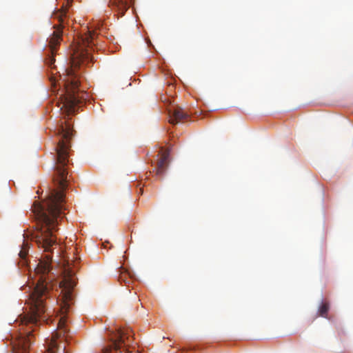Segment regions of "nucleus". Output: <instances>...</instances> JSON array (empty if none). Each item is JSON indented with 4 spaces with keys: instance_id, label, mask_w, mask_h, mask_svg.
I'll return each mask as SVG.
<instances>
[{
    "instance_id": "1a4fd4ad",
    "label": "nucleus",
    "mask_w": 353,
    "mask_h": 353,
    "mask_svg": "<svg viewBox=\"0 0 353 353\" xmlns=\"http://www.w3.org/2000/svg\"><path fill=\"white\" fill-rule=\"evenodd\" d=\"M132 0H110L108 6L112 9H117L119 14L123 16L129 8Z\"/></svg>"
},
{
    "instance_id": "0eeeda50",
    "label": "nucleus",
    "mask_w": 353,
    "mask_h": 353,
    "mask_svg": "<svg viewBox=\"0 0 353 353\" xmlns=\"http://www.w3.org/2000/svg\"><path fill=\"white\" fill-rule=\"evenodd\" d=\"M133 334L130 327L119 328L112 332L110 343L103 348V353H117L122 347L129 346L134 341Z\"/></svg>"
},
{
    "instance_id": "6e6552de",
    "label": "nucleus",
    "mask_w": 353,
    "mask_h": 353,
    "mask_svg": "<svg viewBox=\"0 0 353 353\" xmlns=\"http://www.w3.org/2000/svg\"><path fill=\"white\" fill-rule=\"evenodd\" d=\"M168 113L170 117L169 121L172 124H176L188 117V114L179 107L170 108Z\"/></svg>"
},
{
    "instance_id": "9b49d317",
    "label": "nucleus",
    "mask_w": 353,
    "mask_h": 353,
    "mask_svg": "<svg viewBox=\"0 0 353 353\" xmlns=\"http://www.w3.org/2000/svg\"><path fill=\"white\" fill-rule=\"evenodd\" d=\"M330 310V305L327 302L322 301L318 309V316L327 318Z\"/></svg>"
},
{
    "instance_id": "7ed1b4c3",
    "label": "nucleus",
    "mask_w": 353,
    "mask_h": 353,
    "mask_svg": "<svg viewBox=\"0 0 353 353\" xmlns=\"http://www.w3.org/2000/svg\"><path fill=\"white\" fill-rule=\"evenodd\" d=\"M87 32L79 36L74 44L71 54L70 66L65 70L64 90L57 101V107L68 114L74 113L77 105L86 99L87 94L80 89L81 65H88L93 61L91 54L92 43L95 32L86 28Z\"/></svg>"
},
{
    "instance_id": "f03ea898",
    "label": "nucleus",
    "mask_w": 353,
    "mask_h": 353,
    "mask_svg": "<svg viewBox=\"0 0 353 353\" xmlns=\"http://www.w3.org/2000/svg\"><path fill=\"white\" fill-rule=\"evenodd\" d=\"M51 269V261H39L35 268L34 272L39 274L37 283L30 294L29 302L32 313L21 317L22 328L19 334L10 341L13 353H29L30 345L33 343L34 336L32 330L25 327L29 325H37L38 322L49 324L52 321L48 312L46 299L50 296L52 285L46 280V275ZM30 328H32L30 327ZM34 331V330H32Z\"/></svg>"
},
{
    "instance_id": "423d86ee",
    "label": "nucleus",
    "mask_w": 353,
    "mask_h": 353,
    "mask_svg": "<svg viewBox=\"0 0 353 353\" xmlns=\"http://www.w3.org/2000/svg\"><path fill=\"white\" fill-rule=\"evenodd\" d=\"M74 271L72 270L68 263L67 267L63 270V280L59 283L61 289V300L62 312H66L74 299L73 290L77 284Z\"/></svg>"
},
{
    "instance_id": "20e7f679",
    "label": "nucleus",
    "mask_w": 353,
    "mask_h": 353,
    "mask_svg": "<svg viewBox=\"0 0 353 353\" xmlns=\"http://www.w3.org/2000/svg\"><path fill=\"white\" fill-rule=\"evenodd\" d=\"M73 0H66L61 8L54 12L52 17L59 21V25H54L52 34L48 39V57L46 59V63L50 67L52 65L55 61L54 55L57 50L58 46L62 40L63 28L65 27V20L67 18V12L69 6L72 4Z\"/></svg>"
},
{
    "instance_id": "9d476101",
    "label": "nucleus",
    "mask_w": 353,
    "mask_h": 353,
    "mask_svg": "<svg viewBox=\"0 0 353 353\" xmlns=\"http://www.w3.org/2000/svg\"><path fill=\"white\" fill-rule=\"evenodd\" d=\"M168 158V154H163L161 159L159 160L157 163V168L156 169V173L157 175H163L164 174L167 166Z\"/></svg>"
},
{
    "instance_id": "f257e3e1",
    "label": "nucleus",
    "mask_w": 353,
    "mask_h": 353,
    "mask_svg": "<svg viewBox=\"0 0 353 353\" xmlns=\"http://www.w3.org/2000/svg\"><path fill=\"white\" fill-rule=\"evenodd\" d=\"M59 139L55 147V163L52 181L56 188L50 191L42 203L35 201L33 212L37 219V228L32 234V240L43 252H51L57 245V233L59 221L62 219L64 191L68 183V164L72 130L69 123L61 122L56 129Z\"/></svg>"
},
{
    "instance_id": "39448f33",
    "label": "nucleus",
    "mask_w": 353,
    "mask_h": 353,
    "mask_svg": "<svg viewBox=\"0 0 353 353\" xmlns=\"http://www.w3.org/2000/svg\"><path fill=\"white\" fill-rule=\"evenodd\" d=\"M69 336L65 317L61 316L58 319L56 331L52 333L51 338L46 341V353H66L64 342L68 341Z\"/></svg>"
},
{
    "instance_id": "f8f14e48",
    "label": "nucleus",
    "mask_w": 353,
    "mask_h": 353,
    "mask_svg": "<svg viewBox=\"0 0 353 353\" xmlns=\"http://www.w3.org/2000/svg\"><path fill=\"white\" fill-rule=\"evenodd\" d=\"M27 255H28V249L24 245L21 248V250H20V252L19 253V256L21 259L20 263H21V265H26L27 264V259H26Z\"/></svg>"
}]
</instances>
